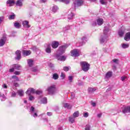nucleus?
<instances>
[{"label":"nucleus","instance_id":"obj_2","mask_svg":"<svg viewBox=\"0 0 130 130\" xmlns=\"http://www.w3.org/2000/svg\"><path fill=\"white\" fill-rule=\"evenodd\" d=\"M81 69L83 72H88L90 70V64L86 61H82L80 62Z\"/></svg>","mask_w":130,"mask_h":130},{"label":"nucleus","instance_id":"obj_12","mask_svg":"<svg viewBox=\"0 0 130 130\" xmlns=\"http://www.w3.org/2000/svg\"><path fill=\"white\" fill-rule=\"evenodd\" d=\"M58 45H59V42L56 41H54L51 43L52 48L54 49H55V48H57V47H58Z\"/></svg>","mask_w":130,"mask_h":130},{"label":"nucleus","instance_id":"obj_46","mask_svg":"<svg viewBox=\"0 0 130 130\" xmlns=\"http://www.w3.org/2000/svg\"><path fill=\"white\" fill-rule=\"evenodd\" d=\"M91 25L93 27H95L97 25V23L96 22V21H92L91 23Z\"/></svg>","mask_w":130,"mask_h":130},{"label":"nucleus","instance_id":"obj_23","mask_svg":"<svg viewBox=\"0 0 130 130\" xmlns=\"http://www.w3.org/2000/svg\"><path fill=\"white\" fill-rule=\"evenodd\" d=\"M16 5L17 6V7H22L23 6V1L18 0L16 3Z\"/></svg>","mask_w":130,"mask_h":130},{"label":"nucleus","instance_id":"obj_44","mask_svg":"<svg viewBox=\"0 0 130 130\" xmlns=\"http://www.w3.org/2000/svg\"><path fill=\"white\" fill-rule=\"evenodd\" d=\"M68 79L70 83H72V82H73V77L72 76H69Z\"/></svg>","mask_w":130,"mask_h":130},{"label":"nucleus","instance_id":"obj_26","mask_svg":"<svg viewBox=\"0 0 130 130\" xmlns=\"http://www.w3.org/2000/svg\"><path fill=\"white\" fill-rule=\"evenodd\" d=\"M75 117H74L73 116H71L69 118V122H71V123H74L75 122Z\"/></svg>","mask_w":130,"mask_h":130},{"label":"nucleus","instance_id":"obj_28","mask_svg":"<svg viewBox=\"0 0 130 130\" xmlns=\"http://www.w3.org/2000/svg\"><path fill=\"white\" fill-rule=\"evenodd\" d=\"M13 68H14V70H18V71H20L21 69V65L20 64H14Z\"/></svg>","mask_w":130,"mask_h":130},{"label":"nucleus","instance_id":"obj_34","mask_svg":"<svg viewBox=\"0 0 130 130\" xmlns=\"http://www.w3.org/2000/svg\"><path fill=\"white\" fill-rule=\"evenodd\" d=\"M124 34V32H123V31L121 30H119L118 31V35L120 36V37H122V36H123Z\"/></svg>","mask_w":130,"mask_h":130},{"label":"nucleus","instance_id":"obj_8","mask_svg":"<svg viewBox=\"0 0 130 130\" xmlns=\"http://www.w3.org/2000/svg\"><path fill=\"white\" fill-rule=\"evenodd\" d=\"M29 113L34 117H37V113L35 112V108L33 107H31V108L29 109Z\"/></svg>","mask_w":130,"mask_h":130},{"label":"nucleus","instance_id":"obj_49","mask_svg":"<svg viewBox=\"0 0 130 130\" xmlns=\"http://www.w3.org/2000/svg\"><path fill=\"white\" fill-rule=\"evenodd\" d=\"M70 29H71V27H70V26H67V27H64L63 28V31H65V32L66 31H68V30H70Z\"/></svg>","mask_w":130,"mask_h":130},{"label":"nucleus","instance_id":"obj_3","mask_svg":"<svg viewBox=\"0 0 130 130\" xmlns=\"http://www.w3.org/2000/svg\"><path fill=\"white\" fill-rule=\"evenodd\" d=\"M47 92L49 95H54L56 93L55 85H51L47 88Z\"/></svg>","mask_w":130,"mask_h":130},{"label":"nucleus","instance_id":"obj_6","mask_svg":"<svg viewBox=\"0 0 130 130\" xmlns=\"http://www.w3.org/2000/svg\"><path fill=\"white\" fill-rule=\"evenodd\" d=\"M113 73L112 71H108L105 75V81H108L112 77Z\"/></svg>","mask_w":130,"mask_h":130},{"label":"nucleus","instance_id":"obj_51","mask_svg":"<svg viewBox=\"0 0 130 130\" xmlns=\"http://www.w3.org/2000/svg\"><path fill=\"white\" fill-rule=\"evenodd\" d=\"M2 87L4 89H8V85L5 83L2 85Z\"/></svg>","mask_w":130,"mask_h":130},{"label":"nucleus","instance_id":"obj_27","mask_svg":"<svg viewBox=\"0 0 130 130\" xmlns=\"http://www.w3.org/2000/svg\"><path fill=\"white\" fill-rule=\"evenodd\" d=\"M53 13H56L58 11V7L57 6H54L52 8Z\"/></svg>","mask_w":130,"mask_h":130},{"label":"nucleus","instance_id":"obj_50","mask_svg":"<svg viewBox=\"0 0 130 130\" xmlns=\"http://www.w3.org/2000/svg\"><path fill=\"white\" fill-rule=\"evenodd\" d=\"M31 49H32V50H33L34 51H36V50H37V47H36V46H34L31 48Z\"/></svg>","mask_w":130,"mask_h":130},{"label":"nucleus","instance_id":"obj_25","mask_svg":"<svg viewBox=\"0 0 130 130\" xmlns=\"http://www.w3.org/2000/svg\"><path fill=\"white\" fill-rule=\"evenodd\" d=\"M56 2H59V3H63L66 5H69L70 4V0H56Z\"/></svg>","mask_w":130,"mask_h":130},{"label":"nucleus","instance_id":"obj_31","mask_svg":"<svg viewBox=\"0 0 130 130\" xmlns=\"http://www.w3.org/2000/svg\"><path fill=\"white\" fill-rule=\"evenodd\" d=\"M41 102L43 104H46V103H47V99L46 98H44L41 100Z\"/></svg>","mask_w":130,"mask_h":130},{"label":"nucleus","instance_id":"obj_55","mask_svg":"<svg viewBox=\"0 0 130 130\" xmlns=\"http://www.w3.org/2000/svg\"><path fill=\"white\" fill-rule=\"evenodd\" d=\"M13 86H15V87H19V84L17 82H14L13 83Z\"/></svg>","mask_w":130,"mask_h":130},{"label":"nucleus","instance_id":"obj_41","mask_svg":"<svg viewBox=\"0 0 130 130\" xmlns=\"http://www.w3.org/2000/svg\"><path fill=\"white\" fill-rule=\"evenodd\" d=\"M91 128V126L89 124H87L85 126V130H90Z\"/></svg>","mask_w":130,"mask_h":130},{"label":"nucleus","instance_id":"obj_24","mask_svg":"<svg viewBox=\"0 0 130 130\" xmlns=\"http://www.w3.org/2000/svg\"><path fill=\"white\" fill-rule=\"evenodd\" d=\"M7 4L9 5L10 7H12L13 5H15V1L14 0H8L7 2Z\"/></svg>","mask_w":130,"mask_h":130},{"label":"nucleus","instance_id":"obj_53","mask_svg":"<svg viewBox=\"0 0 130 130\" xmlns=\"http://www.w3.org/2000/svg\"><path fill=\"white\" fill-rule=\"evenodd\" d=\"M83 116H84V117H88L89 116V114L87 112L83 114Z\"/></svg>","mask_w":130,"mask_h":130},{"label":"nucleus","instance_id":"obj_4","mask_svg":"<svg viewBox=\"0 0 130 130\" xmlns=\"http://www.w3.org/2000/svg\"><path fill=\"white\" fill-rule=\"evenodd\" d=\"M68 47H69V45L67 44L62 45L59 47L58 51L59 52L60 54H62L63 53H64L66 49H67Z\"/></svg>","mask_w":130,"mask_h":130},{"label":"nucleus","instance_id":"obj_59","mask_svg":"<svg viewBox=\"0 0 130 130\" xmlns=\"http://www.w3.org/2000/svg\"><path fill=\"white\" fill-rule=\"evenodd\" d=\"M59 109V108H58V107H56L54 108L55 111H58Z\"/></svg>","mask_w":130,"mask_h":130},{"label":"nucleus","instance_id":"obj_9","mask_svg":"<svg viewBox=\"0 0 130 130\" xmlns=\"http://www.w3.org/2000/svg\"><path fill=\"white\" fill-rule=\"evenodd\" d=\"M72 56L78 57L80 56V53L77 49H74L71 51Z\"/></svg>","mask_w":130,"mask_h":130},{"label":"nucleus","instance_id":"obj_37","mask_svg":"<svg viewBox=\"0 0 130 130\" xmlns=\"http://www.w3.org/2000/svg\"><path fill=\"white\" fill-rule=\"evenodd\" d=\"M100 3L101 5H107V1L106 0H100Z\"/></svg>","mask_w":130,"mask_h":130},{"label":"nucleus","instance_id":"obj_33","mask_svg":"<svg viewBox=\"0 0 130 130\" xmlns=\"http://www.w3.org/2000/svg\"><path fill=\"white\" fill-rule=\"evenodd\" d=\"M16 18V15L13 13L12 15L9 16V20H14Z\"/></svg>","mask_w":130,"mask_h":130},{"label":"nucleus","instance_id":"obj_39","mask_svg":"<svg viewBox=\"0 0 130 130\" xmlns=\"http://www.w3.org/2000/svg\"><path fill=\"white\" fill-rule=\"evenodd\" d=\"M0 97H2L3 99L1 100V101H5V100H6V96L5 95V94H1L0 92Z\"/></svg>","mask_w":130,"mask_h":130},{"label":"nucleus","instance_id":"obj_45","mask_svg":"<svg viewBox=\"0 0 130 130\" xmlns=\"http://www.w3.org/2000/svg\"><path fill=\"white\" fill-rule=\"evenodd\" d=\"M126 79H127V77H126V76H123L121 77V81H122L123 82V81H124L125 80H126Z\"/></svg>","mask_w":130,"mask_h":130},{"label":"nucleus","instance_id":"obj_63","mask_svg":"<svg viewBox=\"0 0 130 130\" xmlns=\"http://www.w3.org/2000/svg\"><path fill=\"white\" fill-rule=\"evenodd\" d=\"M17 77V76L13 75L12 76V79H14L15 80Z\"/></svg>","mask_w":130,"mask_h":130},{"label":"nucleus","instance_id":"obj_11","mask_svg":"<svg viewBox=\"0 0 130 130\" xmlns=\"http://www.w3.org/2000/svg\"><path fill=\"white\" fill-rule=\"evenodd\" d=\"M25 93L27 95L30 96L31 94H34V93H35V89L33 88H29L27 90Z\"/></svg>","mask_w":130,"mask_h":130},{"label":"nucleus","instance_id":"obj_13","mask_svg":"<svg viewBox=\"0 0 130 130\" xmlns=\"http://www.w3.org/2000/svg\"><path fill=\"white\" fill-rule=\"evenodd\" d=\"M87 37H83L81 39V41L79 42V45L78 46H82L83 44H85V43L87 42Z\"/></svg>","mask_w":130,"mask_h":130},{"label":"nucleus","instance_id":"obj_61","mask_svg":"<svg viewBox=\"0 0 130 130\" xmlns=\"http://www.w3.org/2000/svg\"><path fill=\"white\" fill-rule=\"evenodd\" d=\"M15 75H20V72L19 71H15L14 72Z\"/></svg>","mask_w":130,"mask_h":130},{"label":"nucleus","instance_id":"obj_40","mask_svg":"<svg viewBox=\"0 0 130 130\" xmlns=\"http://www.w3.org/2000/svg\"><path fill=\"white\" fill-rule=\"evenodd\" d=\"M48 67H49V68H50L51 69H53V68H54V65L51 62H49Z\"/></svg>","mask_w":130,"mask_h":130},{"label":"nucleus","instance_id":"obj_19","mask_svg":"<svg viewBox=\"0 0 130 130\" xmlns=\"http://www.w3.org/2000/svg\"><path fill=\"white\" fill-rule=\"evenodd\" d=\"M22 25L23 27H25L26 28H30V25H29V22L27 20H25L23 21Z\"/></svg>","mask_w":130,"mask_h":130},{"label":"nucleus","instance_id":"obj_18","mask_svg":"<svg viewBox=\"0 0 130 130\" xmlns=\"http://www.w3.org/2000/svg\"><path fill=\"white\" fill-rule=\"evenodd\" d=\"M27 61L29 68H32L34 63V61L32 59H28L27 60Z\"/></svg>","mask_w":130,"mask_h":130},{"label":"nucleus","instance_id":"obj_58","mask_svg":"<svg viewBox=\"0 0 130 130\" xmlns=\"http://www.w3.org/2000/svg\"><path fill=\"white\" fill-rule=\"evenodd\" d=\"M47 115L48 116H51V115H52V113H51V112H47Z\"/></svg>","mask_w":130,"mask_h":130},{"label":"nucleus","instance_id":"obj_36","mask_svg":"<svg viewBox=\"0 0 130 130\" xmlns=\"http://www.w3.org/2000/svg\"><path fill=\"white\" fill-rule=\"evenodd\" d=\"M73 117H74L75 118H76V117H78L79 116V111H76L75 112H74V113L73 114V116H72Z\"/></svg>","mask_w":130,"mask_h":130},{"label":"nucleus","instance_id":"obj_16","mask_svg":"<svg viewBox=\"0 0 130 130\" xmlns=\"http://www.w3.org/2000/svg\"><path fill=\"white\" fill-rule=\"evenodd\" d=\"M7 41V38L6 37H3L0 40V47L4 46L6 44V42Z\"/></svg>","mask_w":130,"mask_h":130},{"label":"nucleus","instance_id":"obj_21","mask_svg":"<svg viewBox=\"0 0 130 130\" xmlns=\"http://www.w3.org/2000/svg\"><path fill=\"white\" fill-rule=\"evenodd\" d=\"M63 106L64 108H67V109H72V105H71L69 103L64 104L63 105Z\"/></svg>","mask_w":130,"mask_h":130},{"label":"nucleus","instance_id":"obj_17","mask_svg":"<svg viewBox=\"0 0 130 130\" xmlns=\"http://www.w3.org/2000/svg\"><path fill=\"white\" fill-rule=\"evenodd\" d=\"M96 88L88 87L87 89V92L89 94H92V93H94V92H95V91H96Z\"/></svg>","mask_w":130,"mask_h":130},{"label":"nucleus","instance_id":"obj_64","mask_svg":"<svg viewBox=\"0 0 130 130\" xmlns=\"http://www.w3.org/2000/svg\"><path fill=\"white\" fill-rule=\"evenodd\" d=\"M103 50L104 52H107V49L105 48H104L103 49Z\"/></svg>","mask_w":130,"mask_h":130},{"label":"nucleus","instance_id":"obj_30","mask_svg":"<svg viewBox=\"0 0 130 130\" xmlns=\"http://www.w3.org/2000/svg\"><path fill=\"white\" fill-rule=\"evenodd\" d=\"M74 16H75V14H74V13H73L69 14L68 16V20H72Z\"/></svg>","mask_w":130,"mask_h":130},{"label":"nucleus","instance_id":"obj_32","mask_svg":"<svg viewBox=\"0 0 130 130\" xmlns=\"http://www.w3.org/2000/svg\"><path fill=\"white\" fill-rule=\"evenodd\" d=\"M63 70L64 71V72H69V71L71 70V67H64Z\"/></svg>","mask_w":130,"mask_h":130},{"label":"nucleus","instance_id":"obj_1","mask_svg":"<svg viewBox=\"0 0 130 130\" xmlns=\"http://www.w3.org/2000/svg\"><path fill=\"white\" fill-rule=\"evenodd\" d=\"M108 28L107 26H105L103 30L104 34L101 36V38L100 39V42L101 44H103V43H106L107 42V38H108L107 33L108 32Z\"/></svg>","mask_w":130,"mask_h":130},{"label":"nucleus","instance_id":"obj_14","mask_svg":"<svg viewBox=\"0 0 130 130\" xmlns=\"http://www.w3.org/2000/svg\"><path fill=\"white\" fill-rule=\"evenodd\" d=\"M56 58L58 60H60L61 61H64V60H66V56H59V54L56 55Z\"/></svg>","mask_w":130,"mask_h":130},{"label":"nucleus","instance_id":"obj_10","mask_svg":"<svg viewBox=\"0 0 130 130\" xmlns=\"http://www.w3.org/2000/svg\"><path fill=\"white\" fill-rule=\"evenodd\" d=\"M15 59H17V60H20V59H21V58H22V56L21 55V51L19 50H17L15 52Z\"/></svg>","mask_w":130,"mask_h":130},{"label":"nucleus","instance_id":"obj_38","mask_svg":"<svg viewBox=\"0 0 130 130\" xmlns=\"http://www.w3.org/2000/svg\"><path fill=\"white\" fill-rule=\"evenodd\" d=\"M53 79L54 80H57V79H58V75L57 74H54L53 75Z\"/></svg>","mask_w":130,"mask_h":130},{"label":"nucleus","instance_id":"obj_57","mask_svg":"<svg viewBox=\"0 0 130 130\" xmlns=\"http://www.w3.org/2000/svg\"><path fill=\"white\" fill-rule=\"evenodd\" d=\"M14 71H15V68H14V67L9 70V72H10V73H13V72H14Z\"/></svg>","mask_w":130,"mask_h":130},{"label":"nucleus","instance_id":"obj_62","mask_svg":"<svg viewBox=\"0 0 130 130\" xmlns=\"http://www.w3.org/2000/svg\"><path fill=\"white\" fill-rule=\"evenodd\" d=\"M60 77L61 78H62L63 79H64V77H66V75L64 74L61 73Z\"/></svg>","mask_w":130,"mask_h":130},{"label":"nucleus","instance_id":"obj_15","mask_svg":"<svg viewBox=\"0 0 130 130\" xmlns=\"http://www.w3.org/2000/svg\"><path fill=\"white\" fill-rule=\"evenodd\" d=\"M31 53V52L30 50H23L22 51V55H23V56H28V55H30Z\"/></svg>","mask_w":130,"mask_h":130},{"label":"nucleus","instance_id":"obj_22","mask_svg":"<svg viewBox=\"0 0 130 130\" xmlns=\"http://www.w3.org/2000/svg\"><path fill=\"white\" fill-rule=\"evenodd\" d=\"M96 22L98 25H99V26H101V25H102V24H103V19L102 18H99L96 20Z\"/></svg>","mask_w":130,"mask_h":130},{"label":"nucleus","instance_id":"obj_48","mask_svg":"<svg viewBox=\"0 0 130 130\" xmlns=\"http://www.w3.org/2000/svg\"><path fill=\"white\" fill-rule=\"evenodd\" d=\"M113 62L114 63H118V59H114L112 60Z\"/></svg>","mask_w":130,"mask_h":130},{"label":"nucleus","instance_id":"obj_35","mask_svg":"<svg viewBox=\"0 0 130 130\" xmlns=\"http://www.w3.org/2000/svg\"><path fill=\"white\" fill-rule=\"evenodd\" d=\"M14 26L15 27V28H17V29H19V28H20L21 25H20V23H19V22H15L14 23Z\"/></svg>","mask_w":130,"mask_h":130},{"label":"nucleus","instance_id":"obj_54","mask_svg":"<svg viewBox=\"0 0 130 130\" xmlns=\"http://www.w3.org/2000/svg\"><path fill=\"white\" fill-rule=\"evenodd\" d=\"M17 94L16 93V92H15V91H13V92H12V95H11V96H12V97H16V95Z\"/></svg>","mask_w":130,"mask_h":130},{"label":"nucleus","instance_id":"obj_43","mask_svg":"<svg viewBox=\"0 0 130 130\" xmlns=\"http://www.w3.org/2000/svg\"><path fill=\"white\" fill-rule=\"evenodd\" d=\"M128 46H129L128 44H123L122 46L123 48H127Z\"/></svg>","mask_w":130,"mask_h":130},{"label":"nucleus","instance_id":"obj_56","mask_svg":"<svg viewBox=\"0 0 130 130\" xmlns=\"http://www.w3.org/2000/svg\"><path fill=\"white\" fill-rule=\"evenodd\" d=\"M36 94H37L38 95H40V94H41V93H42V92L40 90H37L36 91Z\"/></svg>","mask_w":130,"mask_h":130},{"label":"nucleus","instance_id":"obj_60","mask_svg":"<svg viewBox=\"0 0 130 130\" xmlns=\"http://www.w3.org/2000/svg\"><path fill=\"white\" fill-rule=\"evenodd\" d=\"M14 82H17V81H20V80L19 79V78H18V77H17L15 78V79L14 80Z\"/></svg>","mask_w":130,"mask_h":130},{"label":"nucleus","instance_id":"obj_5","mask_svg":"<svg viewBox=\"0 0 130 130\" xmlns=\"http://www.w3.org/2000/svg\"><path fill=\"white\" fill-rule=\"evenodd\" d=\"M75 7H82L84 5V1L76 0L74 2Z\"/></svg>","mask_w":130,"mask_h":130},{"label":"nucleus","instance_id":"obj_52","mask_svg":"<svg viewBox=\"0 0 130 130\" xmlns=\"http://www.w3.org/2000/svg\"><path fill=\"white\" fill-rule=\"evenodd\" d=\"M75 93L72 92L71 93V99H74L75 98Z\"/></svg>","mask_w":130,"mask_h":130},{"label":"nucleus","instance_id":"obj_7","mask_svg":"<svg viewBox=\"0 0 130 130\" xmlns=\"http://www.w3.org/2000/svg\"><path fill=\"white\" fill-rule=\"evenodd\" d=\"M45 50L46 53H48L49 54L51 53V46L50 45V44L45 45Z\"/></svg>","mask_w":130,"mask_h":130},{"label":"nucleus","instance_id":"obj_29","mask_svg":"<svg viewBox=\"0 0 130 130\" xmlns=\"http://www.w3.org/2000/svg\"><path fill=\"white\" fill-rule=\"evenodd\" d=\"M17 93L21 97H22V96H24V91H23V90H22V89H20V90H18L17 91Z\"/></svg>","mask_w":130,"mask_h":130},{"label":"nucleus","instance_id":"obj_20","mask_svg":"<svg viewBox=\"0 0 130 130\" xmlns=\"http://www.w3.org/2000/svg\"><path fill=\"white\" fill-rule=\"evenodd\" d=\"M124 40H125L126 41H128L129 40H130V32H128L125 34Z\"/></svg>","mask_w":130,"mask_h":130},{"label":"nucleus","instance_id":"obj_42","mask_svg":"<svg viewBox=\"0 0 130 130\" xmlns=\"http://www.w3.org/2000/svg\"><path fill=\"white\" fill-rule=\"evenodd\" d=\"M31 71L34 72V73H36V72H37V71H38V70L37 69V68L36 67H34L31 68Z\"/></svg>","mask_w":130,"mask_h":130},{"label":"nucleus","instance_id":"obj_47","mask_svg":"<svg viewBox=\"0 0 130 130\" xmlns=\"http://www.w3.org/2000/svg\"><path fill=\"white\" fill-rule=\"evenodd\" d=\"M29 97L28 99L30 101H32V100H34V96H33L31 95H29Z\"/></svg>","mask_w":130,"mask_h":130}]
</instances>
